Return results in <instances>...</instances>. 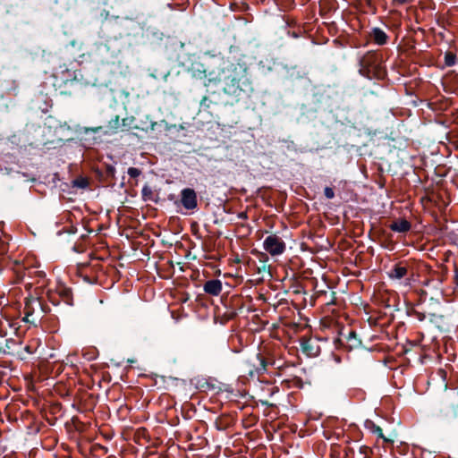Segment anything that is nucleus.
I'll return each instance as SVG.
<instances>
[{"label": "nucleus", "mask_w": 458, "mask_h": 458, "mask_svg": "<svg viewBox=\"0 0 458 458\" xmlns=\"http://www.w3.org/2000/svg\"><path fill=\"white\" fill-rule=\"evenodd\" d=\"M73 184H74V186L84 189L88 186L89 182L86 178L81 177V178L74 180Z\"/></svg>", "instance_id": "obj_11"}, {"label": "nucleus", "mask_w": 458, "mask_h": 458, "mask_svg": "<svg viewBox=\"0 0 458 458\" xmlns=\"http://www.w3.org/2000/svg\"><path fill=\"white\" fill-rule=\"evenodd\" d=\"M446 63H447V64H448V65H452V64H454V63H453V62H451V61H447Z\"/></svg>", "instance_id": "obj_18"}, {"label": "nucleus", "mask_w": 458, "mask_h": 458, "mask_svg": "<svg viewBox=\"0 0 458 458\" xmlns=\"http://www.w3.org/2000/svg\"><path fill=\"white\" fill-rule=\"evenodd\" d=\"M34 305L40 306L39 301L37 299H29L25 302V320L29 321V317L32 315L34 311Z\"/></svg>", "instance_id": "obj_6"}, {"label": "nucleus", "mask_w": 458, "mask_h": 458, "mask_svg": "<svg viewBox=\"0 0 458 458\" xmlns=\"http://www.w3.org/2000/svg\"><path fill=\"white\" fill-rule=\"evenodd\" d=\"M190 70L194 77L202 79L207 76L206 70L201 64H193Z\"/></svg>", "instance_id": "obj_7"}, {"label": "nucleus", "mask_w": 458, "mask_h": 458, "mask_svg": "<svg viewBox=\"0 0 458 458\" xmlns=\"http://www.w3.org/2000/svg\"><path fill=\"white\" fill-rule=\"evenodd\" d=\"M181 195L182 204L185 208L193 209L197 207V195L192 189H183Z\"/></svg>", "instance_id": "obj_2"}, {"label": "nucleus", "mask_w": 458, "mask_h": 458, "mask_svg": "<svg viewBox=\"0 0 458 458\" xmlns=\"http://www.w3.org/2000/svg\"><path fill=\"white\" fill-rule=\"evenodd\" d=\"M263 247L270 255L277 256L284 251L285 243L276 234H271L265 239Z\"/></svg>", "instance_id": "obj_1"}, {"label": "nucleus", "mask_w": 458, "mask_h": 458, "mask_svg": "<svg viewBox=\"0 0 458 458\" xmlns=\"http://www.w3.org/2000/svg\"><path fill=\"white\" fill-rule=\"evenodd\" d=\"M371 431L376 434L378 437L382 438L384 442L391 443L393 440L390 437H385L383 430L379 426L372 425Z\"/></svg>", "instance_id": "obj_10"}, {"label": "nucleus", "mask_w": 458, "mask_h": 458, "mask_svg": "<svg viewBox=\"0 0 458 458\" xmlns=\"http://www.w3.org/2000/svg\"><path fill=\"white\" fill-rule=\"evenodd\" d=\"M442 420L449 425L458 422V404L441 414Z\"/></svg>", "instance_id": "obj_3"}, {"label": "nucleus", "mask_w": 458, "mask_h": 458, "mask_svg": "<svg viewBox=\"0 0 458 458\" xmlns=\"http://www.w3.org/2000/svg\"><path fill=\"white\" fill-rule=\"evenodd\" d=\"M394 1L399 4H403L409 2V0H394Z\"/></svg>", "instance_id": "obj_15"}, {"label": "nucleus", "mask_w": 458, "mask_h": 458, "mask_svg": "<svg viewBox=\"0 0 458 458\" xmlns=\"http://www.w3.org/2000/svg\"><path fill=\"white\" fill-rule=\"evenodd\" d=\"M373 38L377 44L383 45L386 42L387 37L383 30L375 29L373 30Z\"/></svg>", "instance_id": "obj_8"}, {"label": "nucleus", "mask_w": 458, "mask_h": 458, "mask_svg": "<svg viewBox=\"0 0 458 458\" xmlns=\"http://www.w3.org/2000/svg\"><path fill=\"white\" fill-rule=\"evenodd\" d=\"M128 174H129L131 177L136 178V177H138V176L140 174V171L138 168H135V167H130V168L128 169Z\"/></svg>", "instance_id": "obj_13"}, {"label": "nucleus", "mask_w": 458, "mask_h": 458, "mask_svg": "<svg viewBox=\"0 0 458 458\" xmlns=\"http://www.w3.org/2000/svg\"><path fill=\"white\" fill-rule=\"evenodd\" d=\"M352 337H353L354 339H356V335H355V333H354V332H352V333L350 334V338H352Z\"/></svg>", "instance_id": "obj_16"}, {"label": "nucleus", "mask_w": 458, "mask_h": 458, "mask_svg": "<svg viewBox=\"0 0 458 458\" xmlns=\"http://www.w3.org/2000/svg\"><path fill=\"white\" fill-rule=\"evenodd\" d=\"M390 228L395 232L405 233L411 229V224L405 219L397 220L390 225Z\"/></svg>", "instance_id": "obj_5"}, {"label": "nucleus", "mask_w": 458, "mask_h": 458, "mask_svg": "<svg viewBox=\"0 0 458 458\" xmlns=\"http://www.w3.org/2000/svg\"><path fill=\"white\" fill-rule=\"evenodd\" d=\"M325 196L327 198V199H333L334 196H335V193H334V191L333 189L329 188V187H327L325 189Z\"/></svg>", "instance_id": "obj_14"}, {"label": "nucleus", "mask_w": 458, "mask_h": 458, "mask_svg": "<svg viewBox=\"0 0 458 458\" xmlns=\"http://www.w3.org/2000/svg\"><path fill=\"white\" fill-rule=\"evenodd\" d=\"M204 291L212 295H218L222 291V283L220 280H209L204 284Z\"/></svg>", "instance_id": "obj_4"}, {"label": "nucleus", "mask_w": 458, "mask_h": 458, "mask_svg": "<svg viewBox=\"0 0 458 458\" xmlns=\"http://www.w3.org/2000/svg\"><path fill=\"white\" fill-rule=\"evenodd\" d=\"M407 274V269L404 267L396 266L390 274L391 277L401 279Z\"/></svg>", "instance_id": "obj_9"}, {"label": "nucleus", "mask_w": 458, "mask_h": 458, "mask_svg": "<svg viewBox=\"0 0 458 458\" xmlns=\"http://www.w3.org/2000/svg\"><path fill=\"white\" fill-rule=\"evenodd\" d=\"M439 373L441 374L442 377H445V373L443 370H440Z\"/></svg>", "instance_id": "obj_17"}, {"label": "nucleus", "mask_w": 458, "mask_h": 458, "mask_svg": "<svg viewBox=\"0 0 458 458\" xmlns=\"http://www.w3.org/2000/svg\"><path fill=\"white\" fill-rule=\"evenodd\" d=\"M211 100L208 99V97H204L200 101V108L208 109L210 107Z\"/></svg>", "instance_id": "obj_12"}]
</instances>
